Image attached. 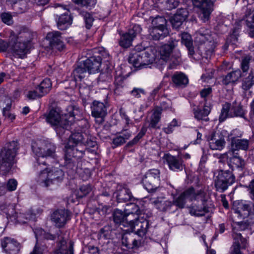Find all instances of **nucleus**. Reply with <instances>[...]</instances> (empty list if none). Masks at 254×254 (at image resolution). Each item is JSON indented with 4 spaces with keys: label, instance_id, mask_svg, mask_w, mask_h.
Instances as JSON below:
<instances>
[{
    "label": "nucleus",
    "instance_id": "1",
    "mask_svg": "<svg viewBox=\"0 0 254 254\" xmlns=\"http://www.w3.org/2000/svg\"><path fill=\"white\" fill-rule=\"evenodd\" d=\"M43 169L39 171L36 178L37 184L41 187L52 190L59 186L64 180V173L60 168L52 167L49 169L47 165L42 166Z\"/></svg>",
    "mask_w": 254,
    "mask_h": 254
},
{
    "label": "nucleus",
    "instance_id": "2",
    "mask_svg": "<svg viewBox=\"0 0 254 254\" xmlns=\"http://www.w3.org/2000/svg\"><path fill=\"white\" fill-rule=\"evenodd\" d=\"M32 149L38 157L34 165L35 170L43 169L42 166H46L47 165L46 160L48 157L56 158V146L51 142L44 140L34 142L32 145Z\"/></svg>",
    "mask_w": 254,
    "mask_h": 254
},
{
    "label": "nucleus",
    "instance_id": "3",
    "mask_svg": "<svg viewBox=\"0 0 254 254\" xmlns=\"http://www.w3.org/2000/svg\"><path fill=\"white\" fill-rule=\"evenodd\" d=\"M19 149L16 141L6 143L0 151V174L6 175L10 172L16 163L15 157Z\"/></svg>",
    "mask_w": 254,
    "mask_h": 254
},
{
    "label": "nucleus",
    "instance_id": "4",
    "mask_svg": "<svg viewBox=\"0 0 254 254\" xmlns=\"http://www.w3.org/2000/svg\"><path fill=\"white\" fill-rule=\"evenodd\" d=\"M211 31L204 27L200 28L196 32L195 41L200 43L199 50L205 55V58L210 57L214 51L215 45L211 36Z\"/></svg>",
    "mask_w": 254,
    "mask_h": 254
},
{
    "label": "nucleus",
    "instance_id": "5",
    "mask_svg": "<svg viewBox=\"0 0 254 254\" xmlns=\"http://www.w3.org/2000/svg\"><path fill=\"white\" fill-rule=\"evenodd\" d=\"M154 60L155 56L152 47L130 54L128 60L129 63L137 69L146 67L152 64Z\"/></svg>",
    "mask_w": 254,
    "mask_h": 254
},
{
    "label": "nucleus",
    "instance_id": "6",
    "mask_svg": "<svg viewBox=\"0 0 254 254\" xmlns=\"http://www.w3.org/2000/svg\"><path fill=\"white\" fill-rule=\"evenodd\" d=\"M86 149L85 145L81 144H66L64 146V165L67 169L74 170L75 163L72 158L76 159L82 158Z\"/></svg>",
    "mask_w": 254,
    "mask_h": 254
},
{
    "label": "nucleus",
    "instance_id": "7",
    "mask_svg": "<svg viewBox=\"0 0 254 254\" xmlns=\"http://www.w3.org/2000/svg\"><path fill=\"white\" fill-rule=\"evenodd\" d=\"M178 40L170 38L167 44H164L159 48L160 58L166 62L171 61L169 68H173L178 65L180 62L181 54L179 52L173 53V50L178 45Z\"/></svg>",
    "mask_w": 254,
    "mask_h": 254
},
{
    "label": "nucleus",
    "instance_id": "8",
    "mask_svg": "<svg viewBox=\"0 0 254 254\" xmlns=\"http://www.w3.org/2000/svg\"><path fill=\"white\" fill-rule=\"evenodd\" d=\"M142 215L139 209L138 212L134 213L131 220L128 219V222H130L128 230L134 231L139 237L143 238L149 231L150 223L149 221Z\"/></svg>",
    "mask_w": 254,
    "mask_h": 254
},
{
    "label": "nucleus",
    "instance_id": "9",
    "mask_svg": "<svg viewBox=\"0 0 254 254\" xmlns=\"http://www.w3.org/2000/svg\"><path fill=\"white\" fill-rule=\"evenodd\" d=\"M160 170L157 169H150L144 175L142 183L148 192H155L159 190L160 186Z\"/></svg>",
    "mask_w": 254,
    "mask_h": 254
},
{
    "label": "nucleus",
    "instance_id": "10",
    "mask_svg": "<svg viewBox=\"0 0 254 254\" xmlns=\"http://www.w3.org/2000/svg\"><path fill=\"white\" fill-rule=\"evenodd\" d=\"M199 198L204 199V194L201 190H195L192 187H190L182 192L178 197L174 199L173 206L175 205L177 208H183L186 203V199L190 201L197 200Z\"/></svg>",
    "mask_w": 254,
    "mask_h": 254
},
{
    "label": "nucleus",
    "instance_id": "11",
    "mask_svg": "<svg viewBox=\"0 0 254 254\" xmlns=\"http://www.w3.org/2000/svg\"><path fill=\"white\" fill-rule=\"evenodd\" d=\"M67 116V114L61 115L56 109H52L46 116V121L52 126L54 127L58 132L61 129H68V123L66 122Z\"/></svg>",
    "mask_w": 254,
    "mask_h": 254
},
{
    "label": "nucleus",
    "instance_id": "12",
    "mask_svg": "<svg viewBox=\"0 0 254 254\" xmlns=\"http://www.w3.org/2000/svg\"><path fill=\"white\" fill-rule=\"evenodd\" d=\"M235 182V177L231 171L221 170L215 181V186L217 191L223 192Z\"/></svg>",
    "mask_w": 254,
    "mask_h": 254
},
{
    "label": "nucleus",
    "instance_id": "13",
    "mask_svg": "<svg viewBox=\"0 0 254 254\" xmlns=\"http://www.w3.org/2000/svg\"><path fill=\"white\" fill-rule=\"evenodd\" d=\"M130 206L131 210L125 214L124 212L119 209H116L113 214V221L115 224L123 225L125 227L128 228L130 222L128 219L131 220L134 213L139 210V206L134 203L131 204Z\"/></svg>",
    "mask_w": 254,
    "mask_h": 254
},
{
    "label": "nucleus",
    "instance_id": "14",
    "mask_svg": "<svg viewBox=\"0 0 254 254\" xmlns=\"http://www.w3.org/2000/svg\"><path fill=\"white\" fill-rule=\"evenodd\" d=\"M142 28L140 25L134 24L127 32L121 35L119 45L124 48H127L132 45V42L137 35L140 33Z\"/></svg>",
    "mask_w": 254,
    "mask_h": 254
},
{
    "label": "nucleus",
    "instance_id": "15",
    "mask_svg": "<svg viewBox=\"0 0 254 254\" xmlns=\"http://www.w3.org/2000/svg\"><path fill=\"white\" fill-rule=\"evenodd\" d=\"M238 132L239 130L237 129L233 130L232 134L235 136L231 138V147L229 151L238 153L240 150H247L248 149L249 140L237 138V137H241L242 136V133Z\"/></svg>",
    "mask_w": 254,
    "mask_h": 254
},
{
    "label": "nucleus",
    "instance_id": "16",
    "mask_svg": "<svg viewBox=\"0 0 254 254\" xmlns=\"http://www.w3.org/2000/svg\"><path fill=\"white\" fill-rule=\"evenodd\" d=\"M193 4L201 10L199 17L203 22L207 21L213 10V3L211 0H192Z\"/></svg>",
    "mask_w": 254,
    "mask_h": 254
},
{
    "label": "nucleus",
    "instance_id": "17",
    "mask_svg": "<svg viewBox=\"0 0 254 254\" xmlns=\"http://www.w3.org/2000/svg\"><path fill=\"white\" fill-rule=\"evenodd\" d=\"M70 212L65 209H58L51 216V220L55 226L59 228H62L70 220Z\"/></svg>",
    "mask_w": 254,
    "mask_h": 254
},
{
    "label": "nucleus",
    "instance_id": "18",
    "mask_svg": "<svg viewBox=\"0 0 254 254\" xmlns=\"http://www.w3.org/2000/svg\"><path fill=\"white\" fill-rule=\"evenodd\" d=\"M226 131L223 130L222 131H216L213 133L209 139V147L212 150H222L225 145L226 141L224 138V134Z\"/></svg>",
    "mask_w": 254,
    "mask_h": 254
},
{
    "label": "nucleus",
    "instance_id": "19",
    "mask_svg": "<svg viewBox=\"0 0 254 254\" xmlns=\"http://www.w3.org/2000/svg\"><path fill=\"white\" fill-rule=\"evenodd\" d=\"M46 39L49 41V45L53 50L62 51L64 48L61 33L59 31L49 32L46 36Z\"/></svg>",
    "mask_w": 254,
    "mask_h": 254
},
{
    "label": "nucleus",
    "instance_id": "20",
    "mask_svg": "<svg viewBox=\"0 0 254 254\" xmlns=\"http://www.w3.org/2000/svg\"><path fill=\"white\" fill-rule=\"evenodd\" d=\"M204 194V199L199 198L197 201H201L202 206L198 205H192L190 207V213L191 215H193L197 217L203 216L205 214L212 211L213 207L211 206H208L207 204V198L206 197V193L203 190Z\"/></svg>",
    "mask_w": 254,
    "mask_h": 254
},
{
    "label": "nucleus",
    "instance_id": "21",
    "mask_svg": "<svg viewBox=\"0 0 254 254\" xmlns=\"http://www.w3.org/2000/svg\"><path fill=\"white\" fill-rule=\"evenodd\" d=\"M92 115L95 118L96 122L102 124L107 115L106 105L102 102L94 101L91 107Z\"/></svg>",
    "mask_w": 254,
    "mask_h": 254
},
{
    "label": "nucleus",
    "instance_id": "22",
    "mask_svg": "<svg viewBox=\"0 0 254 254\" xmlns=\"http://www.w3.org/2000/svg\"><path fill=\"white\" fill-rule=\"evenodd\" d=\"M52 254H74V242L64 238H59L57 248Z\"/></svg>",
    "mask_w": 254,
    "mask_h": 254
},
{
    "label": "nucleus",
    "instance_id": "23",
    "mask_svg": "<svg viewBox=\"0 0 254 254\" xmlns=\"http://www.w3.org/2000/svg\"><path fill=\"white\" fill-rule=\"evenodd\" d=\"M163 158L168 165L169 169L173 171H181L185 168L184 161L179 156H173L167 154H165Z\"/></svg>",
    "mask_w": 254,
    "mask_h": 254
},
{
    "label": "nucleus",
    "instance_id": "24",
    "mask_svg": "<svg viewBox=\"0 0 254 254\" xmlns=\"http://www.w3.org/2000/svg\"><path fill=\"white\" fill-rule=\"evenodd\" d=\"M226 155L228 165L232 170L238 169L241 171L244 168L245 161L239 156L238 152L228 151L226 153Z\"/></svg>",
    "mask_w": 254,
    "mask_h": 254
},
{
    "label": "nucleus",
    "instance_id": "25",
    "mask_svg": "<svg viewBox=\"0 0 254 254\" xmlns=\"http://www.w3.org/2000/svg\"><path fill=\"white\" fill-rule=\"evenodd\" d=\"M83 65L86 67L89 74L95 73L99 70L102 63L100 56L94 55L83 62Z\"/></svg>",
    "mask_w": 254,
    "mask_h": 254
},
{
    "label": "nucleus",
    "instance_id": "26",
    "mask_svg": "<svg viewBox=\"0 0 254 254\" xmlns=\"http://www.w3.org/2000/svg\"><path fill=\"white\" fill-rule=\"evenodd\" d=\"M1 245L4 251L8 254H17L20 250L19 244L10 238L5 237L1 239Z\"/></svg>",
    "mask_w": 254,
    "mask_h": 254
},
{
    "label": "nucleus",
    "instance_id": "27",
    "mask_svg": "<svg viewBox=\"0 0 254 254\" xmlns=\"http://www.w3.org/2000/svg\"><path fill=\"white\" fill-rule=\"evenodd\" d=\"M251 208V203H247L242 200L235 201L233 205V209L234 212L243 218L249 216Z\"/></svg>",
    "mask_w": 254,
    "mask_h": 254
},
{
    "label": "nucleus",
    "instance_id": "28",
    "mask_svg": "<svg viewBox=\"0 0 254 254\" xmlns=\"http://www.w3.org/2000/svg\"><path fill=\"white\" fill-rule=\"evenodd\" d=\"M188 13V11L186 8L178 9L176 13L170 18L173 28H179L187 19Z\"/></svg>",
    "mask_w": 254,
    "mask_h": 254
},
{
    "label": "nucleus",
    "instance_id": "29",
    "mask_svg": "<svg viewBox=\"0 0 254 254\" xmlns=\"http://www.w3.org/2000/svg\"><path fill=\"white\" fill-rule=\"evenodd\" d=\"M67 120L66 122L68 123V129H70V126L73 125L76 120H80L82 117V113L78 107L72 106H69L67 108Z\"/></svg>",
    "mask_w": 254,
    "mask_h": 254
},
{
    "label": "nucleus",
    "instance_id": "30",
    "mask_svg": "<svg viewBox=\"0 0 254 254\" xmlns=\"http://www.w3.org/2000/svg\"><path fill=\"white\" fill-rule=\"evenodd\" d=\"M35 216L36 213L30 209L23 212H15L14 214H11L10 217L16 222L24 224L27 221L35 219Z\"/></svg>",
    "mask_w": 254,
    "mask_h": 254
},
{
    "label": "nucleus",
    "instance_id": "31",
    "mask_svg": "<svg viewBox=\"0 0 254 254\" xmlns=\"http://www.w3.org/2000/svg\"><path fill=\"white\" fill-rule=\"evenodd\" d=\"M148 32V38L153 40L163 39L169 34L167 28L150 27Z\"/></svg>",
    "mask_w": 254,
    "mask_h": 254
},
{
    "label": "nucleus",
    "instance_id": "32",
    "mask_svg": "<svg viewBox=\"0 0 254 254\" xmlns=\"http://www.w3.org/2000/svg\"><path fill=\"white\" fill-rule=\"evenodd\" d=\"M29 48L27 46H26L25 44H23V43L18 41L16 39L14 44L10 48L13 55L20 58H23L24 57Z\"/></svg>",
    "mask_w": 254,
    "mask_h": 254
},
{
    "label": "nucleus",
    "instance_id": "33",
    "mask_svg": "<svg viewBox=\"0 0 254 254\" xmlns=\"http://www.w3.org/2000/svg\"><path fill=\"white\" fill-rule=\"evenodd\" d=\"M13 9L17 13L26 12L30 6V0H10Z\"/></svg>",
    "mask_w": 254,
    "mask_h": 254
},
{
    "label": "nucleus",
    "instance_id": "34",
    "mask_svg": "<svg viewBox=\"0 0 254 254\" xmlns=\"http://www.w3.org/2000/svg\"><path fill=\"white\" fill-rule=\"evenodd\" d=\"M116 197L118 201L127 202L131 201L134 199V197L132 194L130 190L127 188L119 187L117 190Z\"/></svg>",
    "mask_w": 254,
    "mask_h": 254
},
{
    "label": "nucleus",
    "instance_id": "35",
    "mask_svg": "<svg viewBox=\"0 0 254 254\" xmlns=\"http://www.w3.org/2000/svg\"><path fill=\"white\" fill-rule=\"evenodd\" d=\"M72 18L68 13H64L59 16L57 20V24L59 29L64 30L66 29L71 24Z\"/></svg>",
    "mask_w": 254,
    "mask_h": 254
},
{
    "label": "nucleus",
    "instance_id": "36",
    "mask_svg": "<svg viewBox=\"0 0 254 254\" xmlns=\"http://www.w3.org/2000/svg\"><path fill=\"white\" fill-rule=\"evenodd\" d=\"M122 244L128 249H133L141 245L140 240H136L130 235H124L122 238Z\"/></svg>",
    "mask_w": 254,
    "mask_h": 254
},
{
    "label": "nucleus",
    "instance_id": "37",
    "mask_svg": "<svg viewBox=\"0 0 254 254\" xmlns=\"http://www.w3.org/2000/svg\"><path fill=\"white\" fill-rule=\"evenodd\" d=\"M151 203L157 209L163 212L171 210L173 206L172 201L165 200L162 198H157L152 200Z\"/></svg>",
    "mask_w": 254,
    "mask_h": 254
},
{
    "label": "nucleus",
    "instance_id": "38",
    "mask_svg": "<svg viewBox=\"0 0 254 254\" xmlns=\"http://www.w3.org/2000/svg\"><path fill=\"white\" fill-rule=\"evenodd\" d=\"M172 80L176 87L184 88L189 83L188 77L183 72H176L172 76Z\"/></svg>",
    "mask_w": 254,
    "mask_h": 254
},
{
    "label": "nucleus",
    "instance_id": "39",
    "mask_svg": "<svg viewBox=\"0 0 254 254\" xmlns=\"http://www.w3.org/2000/svg\"><path fill=\"white\" fill-rule=\"evenodd\" d=\"M242 73L240 70L232 71L228 73L223 79L222 84L225 85L233 84L235 83L241 77Z\"/></svg>",
    "mask_w": 254,
    "mask_h": 254
},
{
    "label": "nucleus",
    "instance_id": "40",
    "mask_svg": "<svg viewBox=\"0 0 254 254\" xmlns=\"http://www.w3.org/2000/svg\"><path fill=\"white\" fill-rule=\"evenodd\" d=\"M33 37V34L31 31L27 29H23L18 33L16 36V40L25 44L29 48Z\"/></svg>",
    "mask_w": 254,
    "mask_h": 254
},
{
    "label": "nucleus",
    "instance_id": "41",
    "mask_svg": "<svg viewBox=\"0 0 254 254\" xmlns=\"http://www.w3.org/2000/svg\"><path fill=\"white\" fill-rule=\"evenodd\" d=\"M119 134H117L116 136L114 137L112 139V144L114 145L113 148L122 145L125 143L126 141L130 137L131 132H123L122 133H120V132Z\"/></svg>",
    "mask_w": 254,
    "mask_h": 254
},
{
    "label": "nucleus",
    "instance_id": "42",
    "mask_svg": "<svg viewBox=\"0 0 254 254\" xmlns=\"http://www.w3.org/2000/svg\"><path fill=\"white\" fill-rule=\"evenodd\" d=\"M162 114V109L159 107H156L153 110V113L150 118L149 128H156L159 127H157L160 122Z\"/></svg>",
    "mask_w": 254,
    "mask_h": 254
},
{
    "label": "nucleus",
    "instance_id": "43",
    "mask_svg": "<svg viewBox=\"0 0 254 254\" xmlns=\"http://www.w3.org/2000/svg\"><path fill=\"white\" fill-rule=\"evenodd\" d=\"M231 111L232 112V118L240 117L246 120L245 118L246 111L240 103H238L236 101H234L232 104Z\"/></svg>",
    "mask_w": 254,
    "mask_h": 254
},
{
    "label": "nucleus",
    "instance_id": "44",
    "mask_svg": "<svg viewBox=\"0 0 254 254\" xmlns=\"http://www.w3.org/2000/svg\"><path fill=\"white\" fill-rule=\"evenodd\" d=\"M211 111L210 107L208 106L205 105L202 110L197 109L193 110L194 118L198 121H203L207 122L209 118L207 117Z\"/></svg>",
    "mask_w": 254,
    "mask_h": 254
},
{
    "label": "nucleus",
    "instance_id": "45",
    "mask_svg": "<svg viewBox=\"0 0 254 254\" xmlns=\"http://www.w3.org/2000/svg\"><path fill=\"white\" fill-rule=\"evenodd\" d=\"M87 72L88 70L82 63L73 70L72 76L75 81H81L85 77Z\"/></svg>",
    "mask_w": 254,
    "mask_h": 254
},
{
    "label": "nucleus",
    "instance_id": "46",
    "mask_svg": "<svg viewBox=\"0 0 254 254\" xmlns=\"http://www.w3.org/2000/svg\"><path fill=\"white\" fill-rule=\"evenodd\" d=\"M85 136H87V134L81 132H72L66 144H83L84 142V140L85 139Z\"/></svg>",
    "mask_w": 254,
    "mask_h": 254
},
{
    "label": "nucleus",
    "instance_id": "47",
    "mask_svg": "<svg viewBox=\"0 0 254 254\" xmlns=\"http://www.w3.org/2000/svg\"><path fill=\"white\" fill-rule=\"evenodd\" d=\"M232 237L234 242L232 246H235V245H236L238 247L241 248L243 249L246 248L247 245V239L243 238L241 233L233 231Z\"/></svg>",
    "mask_w": 254,
    "mask_h": 254
},
{
    "label": "nucleus",
    "instance_id": "48",
    "mask_svg": "<svg viewBox=\"0 0 254 254\" xmlns=\"http://www.w3.org/2000/svg\"><path fill=\"white\" fill-rule=\"evenodd\" d=\"M232 105L226 102L222 105V108L221 110V113L219 116V121L223 122L228 118H232V112L231 110Z\"/></svg>",
    "mask_w": 254,
    "mask_h": 254
},
{
    "label": "nucleus",
    "instance_id": "49",
    "mask_svg": "<svg viewBox=\"0 0 254 254\" xmlns=\"http://www.w3.org/2000/svg\"><path fill=\"white\" fill-rule=\"evenodd\" d=\"M35 237L37 239V243H38V238H41L44 240H53L56 239V236L53 235L50 233L46 232L42 229H36L34 231Z\"/></svg>",
    "mask_w": 254,
    "mask_h": 254
},
{
    "label": "nucleus",
    "instance_id": "50",
    "mask_svg": "<svg viewBox=\"0 0 254 254\" xmlns=\"http://www.w3.org/2000/svg\"><path fill=\"white\" fill-rule=\"evenodd\" d=\"M52 87V83L49 78L44 79L36 87L41 94L43 96L47 94L50 91Z\"/></svg>",
    "mask_w": 254,
    "mask_h": 254
},
{
    "label": "nucleus",
    "instance_id": "51",
    "mask_svg": "<svg viewBox=\"0 0 254 254\" xmlns=\"http://www.w3.org/2000/svg\"><path fill=\"white\" fill-rule=\"evenodd\" d=\"M114 93L117 95H121L124 91V78L122 76H117L115 78Z\"/></svg>",
    "mask_w": 254,
    "mask_h": 254
},
{
    "label": "nucleus",
    "instance_id": "52",
    "mask_svg": "<svg viewBox=\"0 0 254 254\" xmlns=\"http://www.w3.org/2000/svg\"><path fill=\"white\" fill-rule=\"evenodd\" d=\"M77 11L79 14L83 17L85 26L87 29H89L92 26L94 18L93 16L90 13L78 8Z\"/></svg>",
    "mask_w": 254,
    "mask_h": 254
},
{
    "label": "nucleus",
    "instance_id": "53",
    "mask_svg": "<svg viewBox=\"0 0 254 254\" xmlns=\"http://www.w3.org/2000/svg\"><path fill=\"white\" fill-rule=\"evenodd\" d=\"M245 17L247 25L249 27L253 28L254 27L253 23H254V10H252L251 8L247 7Z\"/></svg>",
    "mask_w": 254,
    "mask_h": 254
},
{
    "label": "nucleus",
    "instance_id": "54",
    "mask_svg": "<svg viewBox=\"0 0 254 254\" xmlns=\"http://www.w3.org/2000/svg\"><path fill=\"white\" fill-rule=\"evenodd\" d=\"M75 4L91 9L96 3V0H72Z\"/></svg>",
    "mask_w": 254,
    "mask_h": 254
},
{
    "label": "nucleus",
    "instance_id": "55",
    "mask_svg": "<svg viewBox=\"0 0 254 254\" xmlns=\"http://www.w3.org/2000/svg\"><path fill=\"white\" fill-rule=\"evenodd\" d=\"M112 79V72L110 71H107L101 72L98 78V82L100 84L101 83L110 82Z\"/></svg>",
    "mask_w": 254,
    "mask_h": 254
},
{
    "label": "nucleus",
    "instance_id": "56",
    "mask_svg": "<svg viewBox=\"0 0 254 254\" xmlns=\"http://www.w3.org/2000/svg\"><path fill=\"white\" fill-rule=\"evenodd\" d=\"M152 27L167 28L166 20L164 17L157 16L152 20Z\"/></svg>",
    "mask_w": 254,
    "mask_h": 254
},
{
    "label": "nucleus",
    "instance_id": "57",
    "mask_svg": "<svg viewBox=\"0 0 254 254\" xmlns=\"http://www.w3.org/2000/svg\"><path fill=\"white\" fill-rule=\"evenodd\" d=\"M146 131L147 127L145 126H143L137 135L135 136L132 140H130L127 143V146L130 147L134 144H136L138 141L145 134Z\"/></svg>",
    "mask_w": 254,
    "mask_h": 254
},
{
    "label": "nucleus",
    "instance_id": "58",
    "mask_svg": "<svg viewBox=\"0 0 254 254\" xmlns=\"http://www.w3.org/2000/svg\"><path fill=\"white\" fill-rule=\"evenodd\" d=\"M112 232V227L109 225H106L101 228L99 232V239H109Z\"/></svg>",
    "mask_w": 254,
    "mask_h": 254
},
{
    "label": "nucleus",
    "instance_id": "59",
    "mask_svg": "<svg viewBox=\"0 0 254 254\" xmlns=\"http://www.w3.org/2000/svg\"><path fill=\"white\" fill-rule=\"evenodd\" d=\"M92 188L90 185H83L77 192V196L79 198H82L89 194Z\"/></svg>",
    "mask_w": 254,
    "mask_h": 254
},
{
    "label": "nucleus",
    "instance_id": "60",
    "mask_svg": "<svg viewBox=\"0 0 254 254\" xmlns=\"http://www.w3.org/2000/svg\"><path fill=\"white\" fill-rule=\"evenodd\" d=\"M249 224L247 222L241 221L240 222H235L233 225V231L237 232L244 231L248 229Z\"/></svg>",
    "mask_w": 254,
    "mask_h": 254
},
{
    "label": "nucleus",
    "instance_id": "61",
    "mask_svg": "<svg viewBox=\"0 0 254 254\" xmlns=\"http://www.w3.org/2000/svg\"><path fill=\"white\" fill-rule=\"evenodd\" d=\"M254 85V80L247 76L243 79L242 88L245 91L249 90Z\"/></svg>",
    "mask_w": 254,
    "mask_h": 254
},
{
    "label": "nucleus",
    "instance_id": "62",
    "mask_svg": "<svg viewBox=\"0 0 254 254\" xmlns=\"http://www.w3.org/2000/svg\"><path fill=\"white\" fill-rule=\"evenodd\" d=\"M182 43L184 44L186 47H189L190 45H192V40L190 35L188 33H183L181 34Z\"/></svg>",
    "mask_w": 254,
    "mask_h": 254
},
{
    "label": "nucleus",
    "instance_id": "63",
    "mask_svg": "<svg viewBox=\"0 0 254 254\" xmlns=\"http://www.w3.org/2000/svg\"><path fill=\"white\" fill-rule=\"evenodd\" d=\"M251 60V58L250 56H246L242 58L241 66V69L243 72L248 71L249 69V64Z\"/></svg>",
    "mask_w": 254,
    "mask_h": 254
},
{
    "label": "nucleus",
    "instance_id": "64",
    "mask_svg": "<svg viewBox=\"0 0 254 254\" xmlns=\"http://www.w3.org/2000/svg\"><path fill=\"white\" fill-rule=\"evenodd\" d=\"M0 18L2 21L9 25L12 24L13 20L11 14L9 12H3L0 14Z\"/></svg>",
    "mask_w": 254,
    "mask_h": 254
}]
</instances>
